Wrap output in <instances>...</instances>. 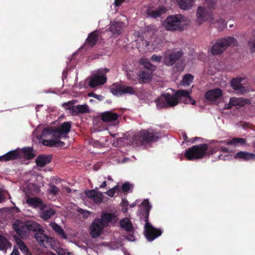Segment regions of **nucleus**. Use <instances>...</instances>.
<instances>
[{
  "label": "nucleus",
  "instance_id": "obj_1",
  "mask_svg": "<svg viewBox=\"0 0 255 255\" xmlns=\"http://www.w3.org/2000/svg\"><path fill=\"white\" fill-rule=\"evenodd\" d=\"M71 128L70 122H64L57 127H48L45 128L42 134L37 136L38 139H43L42 140L43 145L51 147L63 146L65 145L64 142L60 141L61 138H65L67 137L68 133L70 132Z\"/></svg>",
  "mask_w": 255,
  "mask_h": 255
},
{
  "label": "nucleus",
  "instance_id": "obj_2",
  "mask_svg": "<svg viewBox=\"0 0 255 255\" xmlns=\"http://www.w3.org/2000/svg\"><path fill=\"white\" fill-rule=\"evenodd\" d=\"M181 103L193 105L196 104L195 101L190 96V92L185 90H177L174 95L168 93L162 94L155 100L159 109L173 107Z\"/></svg>",
  "mask_w": 255,
  "mask_h": 255
},
{
  "label": "nucleus",
  "instance_id": "obj_3",
  "mask_svg": "<svg viewBox=\"0 0 255 255\" xmlns=\"http://www.w3.org/2000/svg\"><path fill=\"white\" fill-rule=\"evenodd\" d=\"M119 220L118 215L116 213H105L102 214L100 218L95 219L90 227V233L93 238H96L101 236L105 227L110 224L115 225Z\"/></svg>",
  "mask_w": 255,
  "mask_h": 255
},
{
  "label": "nucleus",
  "instance_id": "obj_4",
  "mask_svg": "<svg viewBox=\"0 0 255 255\" xmlns=\"http://www.w3.org/2000/svg\"><path fill=\"white\" fill-rule=\"evenodd\" d=\"M139 208V214L140 218L144 216L143 217L144 221L145 222L144 230V235L148 241L152 242L161 236L162 231L160 229L155 228L147 221L149 213L151 208V205L147 199L143 201L140 204Z\"/></svg>",
  "mask_w": 255,
  "mask_h": 255
},
{
  "label": "nucleus",
  "instance_id": "obj_5",
  "mask_svg": "<svg viewBox=\"0 0 255 255\" xmlns=\"http://www.w3.org/2000/svg\"><path fill=\"white\" fill-rule=\"evenodd\" d=\"M189 23V20L181 14L170 15L167 17L163 25L168 30H182L184 26Z\"/></svg>",
  "mask_w": 255,
  "mask_h": 255
},
{
  "label": "nucleus",
  "instance_id": "obj_6",
  "mask_svg": "<svg viewBox=\"0 0 255 255\" xmlns=\"http://www.w3.org/2000/svg\"><path fill=\"white\" fill-rule=\"evenodd\" d=\"M208 146L206 144L194 145L185 151L184 156L190 160L200 159L205 155Z\"/></svg>",
  "mask_w": 255,
  "mask_h": 255
},
{
  "label": "nucleus",
  "instance_id": "obj_7",
  "mask_svg": "<svg viewBox=\"0 0 255 255\" xmlns=\"http://www.w3.org/2000/svg\"><path fill=\"white\" fill-rule=\"evenodd\" d=\"M139 49H143L145 51H156L163 46L164 40L159 37H155L153 41H149L145 39L138 38L136 40Z\"/></svg>",
  "mask_w": 255,
  "mask_h": 255
},
{
  "label": "nucleus",
  "instance_id": "obj_8",
  "mask_svg": "<svg viewBox=\"0 0 255 255\" xmlns=\"http://www.w3.org/2000/svg\"><path fill=\"white\" fill-rule=\"evenodd\" d=\"M108 71L109 70L107 69H101L95 72L93 75L89 78V86L94 88L104 84L107 81L106 74Z\"/></svg>",
  "mask_w": 255,
  "mask_h": 255
},
{
  "label": "nucleus",
  "instance_id": "obj_9",
  "mask_svg": "<svg viewBox=\"0 0 255 255\" xmlns=\"http://www.w3.org/2000/svg\"><path fill=\"white\" fill-rule=\"evenodd\" d=\"M183 53L181 50L176 49H168L163 54V62L168 66L172 65L177 60L182 56Z\"/></svg>",
  "mask_w": 255,
  "mask_h": 255
},
{
  "label": "nucleus",
  "instance_id": "obj_10",
  "mask_svg": "<svg viewBox=\"0 0 255 255\" xmlns=\"http://www.w3.org/2000/svg\"><path fill=\"white\" fill-rule=\"evenodd\" d=\"M160 137L152 131L143 130L140 131L137 136L136 140L141 144L156 141Z\"/></svg>",
  "mask_w": 255,
  "mask_h": 255
},
{
  "label": "nucleus",
  "instance_id": "obj_11",
  "mask_svg": "<svg viewBox=\"0 0 255 255\" xmlns=\"http://www.w3.org/2000/svg\"><path fill=\"white\" fill-rule=\"evenodd\" d=\"M111 93L115 96H121L123 94H134L136 89L131 86L122 85H113L111 89Z\"/></svg>",
  "mask_w": 255,
  "mask_h": 255
},
{
  "label": "nucleus",
  "instance_id": "obj_12",
  "mask_svg": "<svg viewBox=\"0 0 255 255\" xmlns=\"http://www.w3.org/2000/svg\"><path fill=\"white\" fill-rule=\"evenodd\" d=\"M43 231H39L34 234V238L41 246L45 248H53L54 241L53 238L49 237L43 234Z\"/></svg>",
  "mask_w": 255,
  "mask_h": 255
},
{
  "label": "nucleus",
  "instance_id": "obj_13",
  "mask_svg": "<svg viewBox=\"0 0 255 255\" xmlns=\"http://www.w3.org/2000/svg\"><path fill=\"white\" fill-rule=\"evenodd\" d=\"M213 20L212 14L209 12L206 8L200 6L198 7L197 11L196 21L198 24L200 25L203 22L209 21L212 22Z\"/></svg>",
  "mask_w": 255,
  "mask_h": 255
},
{
  "label": "nucleus",
  "instance_id": "obj_14",
  "mask_svg": "<svg viewBox=\"0 0 255 255\" xmlns=\"http://www.w3.org/2000/svg\"><path fill=\"white\" fill-rule=\"evenodd\" d=\"M73 104L72 101H69L63 104V106L66 109H69L70 112L73 115H77L79 113H87L89 112V107L86 104L73 106H72Z\"/></svg>",
  "mask_w": 255,
  "mask_h": 255
},
{
  "label": "nucleus",
  "instance_id": "obj_15",
  "mask_svg": "<svg viewBox=\"0 0 255 255\" xmlns=\"http://www.w3.org/2000/svg\"><path fill=\"white\" fill-rule=\"evenodd\" d=\"M246 79L242 77H237L231 81L232 88L239 93H243L247 90Z\"/></svg>",
  "mask_w": 255,
  "mask_h": 255
},
{
  "label": "nucleus",
  "instance_id": "obj_16",
  "mask_svg": "<svg viewBox=\"0 0 255 255\" xmlns=\"http://www.w3.org/2000/svg\"><path fill=\"white\" fill-rule=\"evenodd\" d=\"M223 92L220 89L216 88L208 91L205 95L206 99L210 102H217L222 98Z\"/></svg>",
  "mask_w": 255,
  "mask_h": 255
},
{
  "label": "nucleus",
  "instance_id": "obj_17",
  "mask_svg": "<svg viewBox=\"0 0 255 255\" xmlns=\"http://www.w3.org/2000/svg\"><path fill=\"white\" fill-rule=\"evenodd\" d=\"M26 202L29 207L33 208H39L40 210H43L45 207V204L43 203L42 200L37 197H28Z\"/></svg>",
  "mask_w": 255,
  "mask_h": 255
},
{
  "label": "nucleus",
  "instance_id": "obj_18",
  "mask_svg": "<svg viewBox=\"0 0 255 255\" xmlns=\"http://www.w3.org/2000/svg\"><path fill=\"white\" fill-rule=\"evenodd\" d=\"M125 23L123 22L114 21L111 22L109 30L113 35H120L122 33Z\"/></svg>",
  "mask_w": 255,
  "mask_h": 255
},
{
  "label": "nucleus",
  "instance_id": "obj_19",
  "mask_svg": "<svg viewBox=\"0 0 255 255\" xmlns=\"http://www.w3.org/2000/svg\"><path fill=\"white\" fill-rule=\"evenodd\" d=\"M166 11V9L163 7L161 6L158 8H150L146 10V14L148 16L154 18L159 17L161 14L165 13Z\"/></svg>",
  "mask_w": 255,
  "mask_h": 255
},
{
  "label": "nucleus",
  "instance_id": "obj_20",
  "mask_svg": "<svg viewBox=\"0 0 255 255\" xmlns=\"http://www.w3.org/2000/svg\"><path fill=\"white\" fill-rule=\"evenodd\" d=\"M247 103V100H245L242 98L233 97L230 98L229 103L228 104H226L225 108L230 109L233 106L242 107Z\"/></svg>",
  "mask_w": 255,
  "mask_h": 255
},
{
  "label": "nucleus",
  "instance_id": "obj_21",
  "mask_svg": "<svg viewBox=\"0 0 255 255\" xmlns=\"http://www.w3.org/2000/svg\"><path fill=\"white\" fill-rule=\"evenodd\" d=\"M85 194L96 203H100L103 201L104 197L103 193L97 192L95 190L87 191L85 192Z\"/></svg>",
  "mask_w": 255,
  "mask_h": 255
},
{
  "label": "nucleus",
  "instance_id": "obj_22",
  "mask_svg": "<svg viewBox=\"0 0 255 255\" xmlns=\"http://www.w3.org/2000/svg\"><path fill=\"white\" fill-rule=\"evenodd\" d=\"M234 158L239 160H255V154L247 151H240L235 155Z\"/></svg>",
  "mask_w": 255,
  "mask_h": 255
},
{
  "label": "nucleus",
  "instance_id": "obj_23",
  "mask_svg": "<svg viewBox=\"0 0 255 255\" xmlns=\"http://www.w3.org/2000/svg\"><path fill=\"white\" fill-rule=\"evenodd\" d=\"M26 223L20 220L15 221L12 225L14 231L20 236H23L25 231Z\"/></svg>",
  "mask_w": 255,
  "mask_h": 255
},
{
  "label": "nucleus",
  "instance_id": "obj_24",
  "mask_svg": "<svg viewBox=\"0 0 255 255\" xmlns=\"http://www.w3.org/2000/svg\"><path fill=\"white\" fill-rule=\"evenodd\" d=\"M28 231H33L36 233L43 231L41 226L34 221H28L25 224V233L26 234Z\"/></svg>",
  "mask_w": 255,
  "mask_h": 255
},
{
  "label": "nucleus",
  "instance_id": "obj_25",
  "mask_svg": "<svg viewBox=\"0 0 255 255\" xmlns=\"http://www.w3.org/2000/svg\"><path fill=\"white\" fill-rule=\"evenodd\" d=\"M118 116L117 114L107 111L102 114L101 118L103 121L107 123H111L116 121Z\"/></svg>",
  "mask_w": 255,
  "mask_h": 255
},
{
  "label": "nucleus",
  "instance_id": "obj_26",
  "mask_svg": "<svg viewBox=\"0 0 255 255\" xmlns=\"http://www.w3.org/2000/svg\"><path fill=\"white\" fill-rule=\"evenodd\" d=\"M19 158L18 151L16 150H12L4 154L3 155L0 156V160L1 161H9Z\"/></svg>",
  "mask_w": 255,
  "mask_h": 255
},
{
  "label": "nucleus",
  "instance_id": "obj_27",
  "mask_svg": "<svg viewBox=\"0 0 255 255\" xmlns=\"http://www.w3.org/2000/svg\"><path fill=\"white\" fill-rule=\"evenodd\" d=\"M16 150L18 151L19 158L23 156L25 158L30 159L34 156L32 149L30 147H24L22 149H16Z\"/></svg>",
  "mask_w": 255,
  "mask_h": 255
},
{
  "label": "nucleus",
  "instance_id": "obj_28",
  "mask_svg": "<svg viewBox=\"0 0 255 255\" xmlns=\"http://www.w3.org/2000/svg\"><path fill=\"white\" fill-rule=\"evenodd\" d=\"M40 210L41 212L40 214V216L44 220H46L50 219L55 213V211L54 209L50 207H46V206L43 210Z\"/></svg>",
  "mask_w": 255,
  "mask_h": 255
},
{
  "label": "nucleus",
  "instance_id": "obj_29",
  "mask_svg": "<svg viewBox=\"0 0 255 255\" xmlns=\"http://www.w3.org/2000/svg\"><path fill=\"white\" fill-rule=\"evenodd\" d=\"M225 48L220 39H219L216 43L212 46L211 53L213 55H218L222 53Z\"/></svg>",
  "mask_w": 255,
  "mask_h": 255
},
{
  "label": "nucleus",
  "instance_id": "obj_30",
  "mask_svg": "<svg viewBox=\"0 0 255 255\" xmlns=\"http://www.w3.org/2000/svg\"><path fill=\"white\" fill-rule=\"evenodd\" d=\"M179 7L184 10L190 9L193 6L195 0H175Z\"/></svg>",
  "mask_w": 255,
  "mask_h": 255
},
{
  "label": "nucleus",
  "instance_id": "obj_31",
  "mask_svg": "<svg viewBox=\"0 0 255 255\" xmlns=\"http://www.w3.org/2000/svg\"><path fill=\"white\" fill-rule=\"evenodd\" d=\"M51 160L50 156L46 155H40L36 159V163L38 166L43 167L47 164L49 163Z\"/></svg>",
  "mask_w": 255,
  "mask_h": 255
},
{
  "label": "nucleus",
  "instance_id": "obj_32",
  "mask_svg": "<svg viewBox=\"0 0 255 255\" xmlns=\"http://www.w3.org/2000/svg\"><path fill=\"white\" fill-rule=\"evenodd\" d=\"M98 38V32L94 31L91 32L88 36L86 41L85 43V45L90 47L93 46L96 43Z\"/></svg>",
  "mask_w": 255,
  "mask_h": 255
},
{
  "label": "nucleus",
  "instance_id": "obj_33",
  "mask_svg": "<svg viewBox=\"0 0 255 255\" xmlns=\"http://www.w3.org/2000/svg\"><path fill=\"white\" fill-rule=\"evenodd\" d=\"M11 244L4 236L0 235V251L6 253L8 249H11Z\"/></svg>",
  "mask_w": 255,
  "mask_h": 255
},
{
  "label": "nucleus",
  "instance_id": "obj_34",
  "mask_svg": "<svg viewBox=\"0 0 255 255\" xmlns=\"http://www.w3.org/2000/svg\"><path fill=\"white\" fill-rule=\"evenodd\" d=\"M152 72L142 70L138 75V80L140 83L147 82L152 77Z\"/></svg>",
  "mask_w": 255,
  "mask_h": 255
},
{
  "label": "nucleus",
  "instance_id": "obj_35",
  "mask_svg": "<svg viewBox=\"0 0 255 255\" xmlns=\"http://www.w3.org/2000/svg\"><path fill=\"white\" fill-rule=\"evenodd\" d=\"M120 226L128 232H131L133 230V226L130 219L128 218H125L120 222Z\"/></svg>",
  "mask_w": 255,
  "mask_h": 255
},
{
  "label": "nucleus",
  "instance_id": "obj_36",
  "mask_svg": "<svg viewBox=\"0 0 255 255\" xmlns=\"http://www.w3.org/2000/svg\"><path fill=\"white\" fill-rule=\"evenodd\" d=\"M225 49L229 46H234L237 44V40L233 37L229 36L220 39Z\"/></svg>",
  "mask_w": 255,
  "mask_h": 255
},
{
  "label": "nucleus",
  "instance_id": "obj_37",
  "mask_svg": "<svg viewBox=\"0 0 255 255\" xmlns=\"http://www.w3.org/2000/svg\"><path fill=\"white\" fill-rule=\"evenodd\" d=\"M139 62L145 68L144 70L152 72L155 69V66L152 65L147 58L142 57L139 59Z\"/></svg>",
  "mask_w": 255,
  "mask_h": 255
},
{
  "label": "nucleus",
  "instance_id": "obj_38",
  "mask_svg": "<svg viewBox=\"0 0 255 255\" xmlns=\"http://www.w3.org/2000/svg\"><path fill=\"white\" fill-rule=\"evenodd\" d=\"M50 226L60 237L63 239L66 238V235L62 228L55 223H51Z\"/></svg>",
  "mask_w": 255,
  "mask_h": 255
},
{
  "label": "nucleus",
  "instance_id": "obj_39",
  "mask_svg": "<svg viewBox=\"0 0 255 255\" xmlns=\"http://www.w3.org/2000/svg\"><path fill=\"white\" fill-rule=\"evenodd\" d=\"M16 243L18 248L23 254L25 255H32L29 252L27 247L22 240L17 239L16 240Z\"/></svg>",
  "mask_w": 255,
  "mask_h": 255
},
{
  "label": "nucleus",
  "instance_id": "obj_40",
  "mask_svg": "<svg viewBox=\"0 0 255 255\" xmlns=\"http://www.w3.org/2000/svg\"><path fill=\"white\" fill-rule=\"evenodd\" d=\"M245 139L242 138H234L231 140L225 141L227 145H237L238 144H244L245 143Z\"/></svg>",
  "mask_w": 255,
  "mask_h": 255
},
{
  "label": "nucleus",
  "instance_id": "obj_41",
  "mask_svg": "<svg viewBox=\"0 0 255 255\" xmlns=\"http://www.w3.org/2000/svg\"><path fill=\"white\" fill-rule=\"evenodd\" d=\"M193 78L194 77L192 75L190 74H186L182 80V84L184 86H188L190 85L192 82Z\"/></svg>",
  "mask_w": 255,
  "mask_h": 255
},
{
  "label": "nucleus",
  "instance_id": "obj_42",
  "mask_svg": "<svg viewBox=\"0 0 255 255\" xmlns=\"http://www.w3.org/2000/svg\"><path fill=\"white\" fill-rule=\"evenodd\" d=\"M212 23H214L216 24V26L219 28V29H222L224 27H225L227 23L225 20L222 18H219L218 19L215 20V21L212 20Z\"/></svg>",
  "mask_w": 255,
  "mask_h": 255
},
{
  "label": "nucleus",
  "instance_id": "obj_43",
  "mask_svg": "<svg viewBox=\"0 0 255 255\" xmlns=\"http://www.w3.org/2000/svg\"><path fill=\"white\" fill-rule=\"evenodd\" d=\"M132 187L133 186L132 184L127 182L123 184L121 189L119 188V191L121 190L123 192H128L131 191Z\"/></svg>",
  "mask_w": 255,
  "mask_h": 255
},
{
  "label": "nucleus",
  "instance_id": "obj_44",
  "mask_svg": "<svg viewBox=\"0 0 255 255\" xmlns=\"http://www.w3.org/2000/svg\"><path fill=\"white\" fill-rule=\"evenodd\" d=\"M220 150L224 152L225 154H221L219 156V158L220 159H223L224 160H226L230 158V155L228 153H229V150L228 148L226 147H221L220 148Z\"/></svg>",
  "mask_w": 255,
  "mask_h": 255
},
{
  "label": "nucleus",
  "instance_id": "obj_45",
  "mask_svg": "<svg viewBox=\"0 0 255 255\" xmlns=\"http://www.w3.org/2000/svg\"><path fill=\"white\" fill-rule=\"evenodd\" d=\"M54 245L53 249H54L59 255H73L72 253L68 252L67 250L63 249L60 247H56L54 248Z\"/></svg>",
  "mask_w": 255,
  "mask_h": 255
},
{
  "label": "nucleus",
  "instance_id": "obj_46",
  "mask_svg": "<svg viewBox=\"0 0 255 255\" xmlns=\"http://www.w3.org/2000/svg\"><path fill=\"white\" fill-rule=\"evenodd\" d=\"M50 188L48 189V192L49 194H51L53 195H56L59 191V188L54 185H50Z\"/></svg>",
  "mask_w": 255,
  "mask_h": 255
},
{
  "label": "nucleus",
  "instance_id": "obj_47",
  "mask_svg": "<svg viewBox=\"0 0 255 255\" xmlns=\"http://www.w3.org/2000/svg\"><path fill=\"white\" fill-rule=\"evenodd\" d=\"M116 191H119V186L118 185L115 186L113 188L110 189V190H109L108 191L106 192L105 193L107 195H108V196H109L110 197H112L114 196Z\"/></svg>",
  "mask_w": 255,
  "mask_h": 255
},
{
  "label": "nucleus",
  "instance_id": "obj_48",
  "mask_svg": "<svg viewBox=\"0 0 255 255\" xmlns=\"http://www.w3.org/2000/svg\"><path fill=\"white\" fill-rule=\"evenodd\" d=\"M88 96L90 97H93L99 101H102L104 99V97L103 96L101 95H98L94 93H89Z\"/></svg>",
  "mask_w": 255,
  "mask_h": 255
},
{
  "label": "nucleus",
  "instance_id": "obj_49",
  "mask_svg": "<svg viewBox=\"0 0 255 255\" xmlns=\"http://www.w3.org/2000/svg\"><path fill=\"white\" fill-rule=\"evenodd\" d=\"M249 46L252 52H255V37L249 41Z\"/></svg>",
  "mask_w": 255,
  "mask_h": 255
},
{
  "label": "nucleus",
  "instance_id": "obj_50",
  "mask_svg": "<svg viewBox=\"0 0 255 255\" xmlns=\"http://www.w3.org/2000/svg\"><path fill=\"white\" fill-rule=\"evenodd\" d=\"M78 212L81 214L83 215L84 218H87L90 215V212L87 210H85L82 209H79Z\"/></svg>",
  "mask_w": 255,
  "mask_h": 255
},
{
  "label": "nucleus",
  "instance_id": "obj_51",
  "mask_svg": "<svg viewBox=\"0 0 255 255\" xmlns=\"http://www.w3.org/2000/svg\"><path fill=\"white\" fill-rule=\"evenodd\" d=\"M162 56L160 55H153L151 57V60L152 61L156 62H160L161 60Z\"/></svg>",
  "mask_w": 255,
  "mask_h": 255
},
{
  "label": "nucleus",
  "instance_id": "obj_52",
  "mask_svg": "<svg viewBox=\"0 0 255 255\" xmlns=\"http://www.w3.org/2000/svg\"><path fill=\"white\" fill-rule=\"evenodd\" d=\"M129 206L128 201L123 200L122 202L123 211L124 212H127Z\"/></svg>",
  "mask_w": 255,
  "mask_h": 255
},
{
  "label": "nucleus",
  "instance_id": "obj_53",
  "mask_svg": "<svg viewBox=\"0 0 255 255\" xmlns=\"http://www.w3.org/2000/svg\"><path fill=\"white\" fill-rule=\"evenodd\" d=\"M206 2H207L208 7H209L210 9L214 8L216 5V0H208V1Z\"/></svg>",
  "mask_w": 255,
  "mask_h": 255
},
{
  "label": "nucleus",
  "instance_id": "obj_54",
  "mask_svg": "<svg viewBox=\"0 0 255 255\" xmlns=\"http://www.w3.org/2000/svg\"><path fill=\"white\" fill-rule=\"evenodd\" d=\"M5 199L4 193L3 191L0 189V203L4 201Z\"/></svg>",
  "mask_w": 255,
  "mask_h": 255
},
{
  "label": "nucleus",
  "instance_id": "obj_55",
  "mask_svg": "<svg viewBox=\"0 0 255 255\" xmlns=\"http://www.w3.org/2000/svg\"><path fill=\"white\" fill-rule=\"evenodd\" d=\"M124 1V0H115L114 4L116 6H120Z\"/></svg>",
  "mask_w": 255,
  "mask_h": 255
},
{
  "label": "nucleus",
  "instance_id": "obj_56",
  "mask_svg": "<svg viewBox=\"0 0 255 255\" xmlns=\"http://www.w3.org/2000/svg\"><path fill=\"white\" fill-rule=\"evenodd\" d=\"M10 255H19V253L16 248H14Z\"/></svg>",
  "mask_w": 255,
  "mask_h": 255
},
{
  "label": "nucleus",
  "instance_id": "obj_57",
  "mask_svg": "<svg viewBox=\"0 0 255 255\" xmlns=\"http://www.w3.org/2000/svg\"><path fill=\"white\" fill-rule=\"evenodd\" d=\"M139 202V200H136V201H135L133 203H132V204L129 205V207H135Z\"/></svg>",
  "mask_w": 255,
  "mask_h": 255
},
{
  "label": "nucleus",
  "instance_id": "obj_58",
  "mask_svg": "<svg viewBox=\"0 0 255 255\" xmlns=\"http://www.w3.org/2000/svg\"><path fill=\"white\" fill-rule=\"evenodd\" d=\"M107 186V183L106 181H104L102 184L100 186V188H105Z\"/></svg>",
  "mask_w": 255,
  "mask_h": 255
},
{
  "label": "nucleus",
  "instance_id": "obj_59",
  "mask_svg": "<svg viewBox=\"0 0 255 255\" xmlns=\"http://www.w3.org/2000/svg\"><path fill=\"white\" fill-rule=\"evenodd\" d=\"M94 146L96 147H100V143L99 141H96L94 142Z\"/></svg>",
  "mask_w": 255,
  "mask_h": 255
},
{
  "label": "nucleus",
  "instance_id": "obj_60",
  "mask_svg": "<svg viewBox=\"0 0 255 255\" xmlns=\"http://www.w3.org/2000/svg\"><path fill=\"white\" fill-rule=\"evenodd\" d=\"M127 239L130 241H132L134 240V237L133 236H130L129 238H128Z\"/></svg>",
  "mask_w": 255,
  "mask_h": 255
},
{
  "label": "nucleus",
  "instance_id": "obj_61",
  "mask_svg": "<svg viewBox=\"0 0 255 255\" xmlns=\"http://www.w3.org/2000/svg\"><path fill=\"white\" fill-rule=\"evenodd\" d=\"M42 106V105H37V106L36 107V108H35V109H36V112H37V111L39 110V108H40V107H41Z\"/></svg>",
  "mask_w": 255,
  "mask_h": 255
},
{
  "label": "nucleus",
  "instance_id": "obj_62",
  "mask_svg": "<svg viewBox=\"0 0 255 255\" xmlns=\"http://www.w3.org/2000/svg\"><path fill=\"white\" fill-rule=\"evenodd\" d=\"M66 190L68 193H70L71 192V189L69 188H67Z\"/></svg>",
  "mask_w": 255,
  "mask_h": 255
},
{
  "label": "nucleus",
  "instance_id": "obj_63",
  "mask_svg": "<svg viewBox=\"0 0 255 255\" xmlns=\"http://www.w3.org/2000/svg\"><path fill=\"white\" fill-rule=\"evenodd\" d=\"M108 180H112V177H111L110 176H109L108 177Z\"/></svg>",
  "mask_w": 255,
  "mask_h": 255
},
{
  "label": "nucleus",
  "instance_id": "obj_64",
  "mask_svg": "<svg viewBox=\"0 0 255 255\" xmlns=\"http://www.w3.org/2000/svg\"><path fill=\"white\" fill-rule=\"evenodd\" d=\"M253 146H254V148H255V141L254 142Z\"/></svg>",
  "mask_w": 255,
  "mask_h": 255
}]
</instances>
